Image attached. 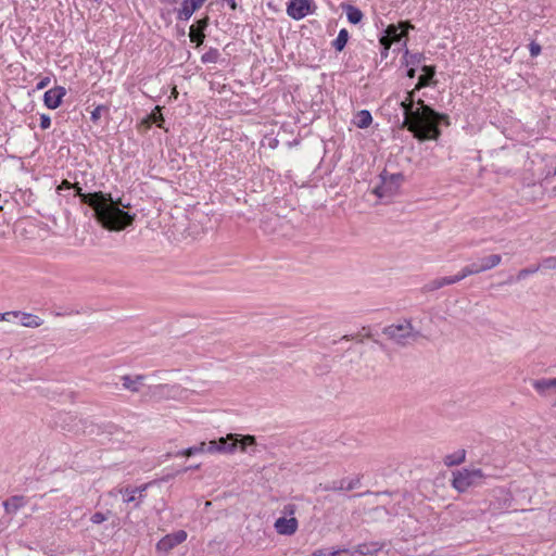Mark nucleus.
Masks as SVG:
<instances>
[{
    "label": "nucleus",
    "mask_w": 556,
    "mask_h": 556,
    "mask_svg": "<svg viewBox=\"0 0 556 556\" xmlns=\"http://www.w3.org/2000/svg\"><path fill=\"white\" fill-rule=\"evenodd\" d=\"M42 325V319L36 315L24 313L22 317V326L36 328Z\"/></svg>",
    "instance_id": "nucleus-30"
},
{
    "label": "nucleus",
    "mask_w": 556,
    "mask_h": 556,
    "mask_svg": "<svg viewBox=\"0 0 556 556\" xmlns=\"http://www.w3.org/2000/svg\"><path fill=\"white\" fill-rule=\"evenodd\" d=\"M66 94V89L62 86H56L49 89L43 94V102L48 109L54 110L62 103L63 97Z\"/></svg>",
    "instance_id": "nucleus-12"
},
{
    "label": "nucleus",
    "mask_w": 556,
    "mask_h": 556,
    "mask_svg": "<svg viewBox=\"0 0 556 556\" xmlns=\"http://www.w3.org/2000/svg\"><path fill=\"white\" fill-rule=\"evenodd\" d=\"M415 88L407 92L400 106L404 111L403 127L420 141L437 140L441 136L440 123L450 124L448 116L434 111L422 99L415 101Z\"/></svg>",
    "instance_id": "nucleus-2"
},
{
    "label": "nucleus",
    "mask_w": 556,
    "mask_h": 556,
    "mask_svg": "<svg viewBox=\"0 0 556 556\" xmlns=\"http://www.w3.org/2000/svg\"><path fill=\"white\" fill-rule=\"evenodd\" d=\"M383 544L379 543V542H370V543H363V544H358L354 551H352L353 555L355 553L359 554V555H372L377 552H379L381 548H382Z\"/></svg>",
    "instance_id": "nucleus-20"
},
{
    "label": "nucleus",
    "mask_w": 556,
    "mask_h": 556,
    "mask_svg": "<svg viewBox=\"0 0 556 556\" xmlns=\"http://www.w3.org/2000/svg\"><path fill=\"white\" fill-rule=\"evenodd\" d=\"M187 539V533L184 530H179L173 534L165 535L159 541L156 547L159 551L168 552L175 546L179 545Z\"/></svg>",
    "instance_id": "nucleus-11"
},
{
    "label": "nucleus",
    "mask_w": 556,
    "mask_h": 556,
    "mask_svg": "<svg viewBox=\"0 0 556 556\" xmlns=\"http://www.w3.org/2000/svg\"><path fill=\"white\" fill-rule=\"evenodd\" d=\"M205 1L206 0H184L181 8L177 11V18L180 21H188Z\"/></svg>",
    "instance_id": "nucleus-13"
},
{
    "label": "nucleus",
    "mask_w": 556,
    "mask_h": 556,
    "mask_svg": "<svg viewBox=\"0 0 556 556\" xmlns=\"http://www.w3.org/2000/svg\"><path fill=\"white\" fill-rule=\"evenodd\" d=\"M148 485L149 484H143L137 488H122L119 490V493L123 495V501L125 503H134V507H139L143 498V493L148 489Z\"/></svg>",
    "instance_id": "nucleus-9"
},
{
    "label": "nucleus",
    "mask_w": 556,
    "mask_h": 556,
    "mask_svg": "<svg viewBox=\"0 0 556 556\" xmlns=\"http://www.w3.org/2000/svg\"><path fill=\"white\" fill-rule=\"evenodd\" d=\"M205 451H207L208 453H219V446H218V442L217 440H212L208 442V444H206L205 446Z\"/></svg>",
    "instance_id": "nucleus-39"
},
{
    "label": "nucleus",
    "mask_w": 556,
    "mask_h": 556,
    "mask_svg": "<svg viewBox=\"0 0 556 556\" xmlns=\"http://www.w3.org/2000/svg\"><path fill=\"white\" fill-rule=\"evenodd\" d=\"M108 111H109V109L105 105L101 104V105L96 106L94 110L91 112V116H90L91 121L93 123H97L100 119L102 113L108 112Z\"/></svg>",
    "instance_id": "nucleus-34"
},
{
    "label": "nucleus",
    "mask_w": 556,
    "mask_h": 556,
    "mask_svg": "<svg viewBox=\"0 0 556 556\" xmlns=\"http://www.w3.org/2000/svg\"><path fill=\"white\" fill-rule=\"evenodd\" d=\"M27 504V500L23 495H13L3 502V507L7 514H16L18 509Z\"/></svg>",
    "instance_id": "nucleus-17"
},
{
    "label": "nucleus",
    "mask_w": 556,
    "mask_h": 556,
    "mask_svg": "<svg viewBox=\"0 0 556 556\" xmlns=\"http://www.w3.org/2000/svg\"><path fill=\"white\" fill-rule=\"evenodd\" d=\"M556 269V256H548L542 260L540 268Z\"/></svg>",
    "instance_id": "nucleus-35"
},
{
    "label": "nucleus",
    "mask_w": 556,
    "mask_h": 556,
    "mask_svg": "<svg viewBox=\"0 0 556 556\" xmlns=\"http://www.w3.org/2000/svg\"><path fill=\"white\" fill-rule=\"evenodd\" d=\"M382 333L400 346L407 345L410 341H415L420 336V332L414 329L408 319H404L396 325L393 324L384 327Z\"/></svg>",
    "instance_id": "nucleus-3"
},
{
    "label": "nucleus",
    "mask_w": 556,
    "mask_h": 556,
    "mask_svg": "<svg viewBox=\"0 0 556 556\" xmlns=\"http://www.w3.org/2000/svg\"><path fill=\"white\" fill-rule=\"evenodd\" d=\"M379 42L382 46V48H384L386 55H388V51H389L390 47L392 46V43H394V42L391 41V39L384 34L380 37Z\"/></svg>",
    "instance_id": "nucleus-37"
},
{
    "label": "nucleus",
    "mask_w": 556,
    "mask_h": 556,
    "mask_svg": "<svg viewBox=\"0 0 556 556\" xmlns=\"http://www.w3.org/2000/svg\"><path fill=\"white\" fill-rule=\"evenodd\" d=\"M275 529L279 534L291 535L298 530V520L295 518L280 517L275 522Z\"/></svg>",
    "instance_id": "nucleus-16"
},
{
    "label": "nucleus",
    "mask_w": 556,
    "mask_h": 556,
    "mask_svg": "<svg viewBox=\"0 0 556 556\" xmlns=\"http://www.w3.org/2000/svg\"><path fill=\"white\" fill-rule=\"evenodd\" d=\"M453 283H455V279H453L452 276L435 278V279L427 282L422 287V292H425V293L432 292V291L439 290L445 286H450Z\"/></svg>",
    "instance_id": "nucleus-19"
},
{
    "label": "nucleus",
    "mask_w": 556,
    "mask_h": 556,
    "mask_svg": "<svg viewBox=\"0 0 556 556\" xmlns=\"http://www.w3.org/2000/svg\"><path fill=\"white\" fill-rule=\"evenodd\" d=\"M144 379L146 376L143 375H137L135 378H131L130 376L126 375L122 377V382L123 387L126 390H129L131 392H138Z\"/></svg>",
    "instance_id": "nucleus-21"
},
{
    "label": "nucleus",
    "mask_w": 556,
    "mask_h": 556,
    "mask_svg": "<svg viewBox=\"0 0 556 556\" xmlns=\"http://www.w3.org/2000/svg\"><path fill=\"white\" fill-rule=\"evenodd\" d=\"M219 453L231 454L238 447L244 453H256V440L253 435L228 434L217 440Z\"/></svg>",
    "instance_id": "nucleus-4"
},
{
    "label": "nucleus",
    "mask_w": 556,
    "mask_h": 556,
    "mask_svg": "<svg viewBox=\"0 0 556 556\" xmlns=\"http://www.w3.org/2000/svg\"><path fill=\"white\" fill-rule=\"evenodd\" d=\"M531 384L541 396H548L552 393H556V378L535 379L532 380Z\"/></svg>",
    "instance_id": "nucleus-14"
},
{
    "label": "nucleus",
    "mask_w": 556,
    "mask_h": 556,
    "mask_svg": "<svg viewBox=\"0 0 556 556\" xmlns=\"http://www.w3.org/2000/svg\"><path fill=\"white\" fill-rule=\"evenodd\" d=\"M225 1L230 7V9L236 10V8H237L236 0H225Z\"/></svg>",
    "instance_id": "nucleus-47"
},
{
    "label": "nucleus",
    "mask_w": 556,
    "mask_h": 556,
    "mask_svg": "<svg viewBox=\"0 0 556 556\" xmlns=\"http://www.w3.org/2000/svg\"><path fill=\"white\" fill-rule=\"evenodd\" d=\"M205 446H206V443L205 442H201L199 445H194V446H190L188 448H185V450H181L179 452H177V456H186V457H190V456H193L198 453H202L205 451Z\"/></svg>",
    "instance_id": "nucleus-31"
},
{
    "label": "nucleus",
    "mask_w": 556,
    "mask_h": 556,
    "mask_svg": "<svg viewBox=\"0 0 556 556\" xmlns=\"http://www.w3.org/2000/svg\"><path fill=\"white\" fill-rule=\"evenodd\" d=\"M208 26V17L205 16L201 20H198L195 25H192L189 29V38L191 42L197 45H201L204 41L205 35L204 30Z\"/></svg>",
    "instance_id": "nucleus-15"
},
{
    "label": "nucleus",
    "mask_w": 556,
    "mask_h": 556,
    "mask_svg": "<svg viewBox=\"0 0 556 556\" xmlns=\"http://www.w3.org/2000/svg\"><path fill=\"white\" fill-rule=\"evenodd\" d=\"M219 55L220 54L217 49L211 48L208 51H206L204 54H202L201 61L204 64L216 63L219 59Z\"/></svg>",
    "instance_id": "nucleus-32"
},
{
    "label": "nucleus",
    "mask_w": 556,
    "mask_h": 556,
    "mask_svg": "<svg viewBox=\"0 0 556 556\" xmlns=\"http://www.w3.org/2000/svg\"><path fill=\"white\" fill-rule=\"evenodd\" d=\"M50 77H43L40 79V81L37 84L36 86V89L37 90H41V89H45L46 87H48V85L50 84Z\"/></svg>",
    "instance_id": "nucleus-42"
},
{
    "label": "nucleus",
    "mask_w": 556,
    "mask_h": 556,
    "mask_svg": "<svg viewBox=\"0 0 556 556\" xmlns=\"http://www.w3.org/2000/svg\"><path fill=\"white\" fill-rule=\"evenodd\" d=\"M342 8L345 11L348 21L351 24L356 25L363 20L364 14L358 8L352 4H344Z\"/></svg>",
    "instance_id": "nucleus-24"
},
{
    "label": "nucleus",
    "mask_w": 556,
    "mask_h": 556,
    "mask_svg": "<svg viewBox=\"0 0 556 556\" xmlns=\"http://www.w3.org/2000/svg\"><path fill=\"white\" fill-rule=\"evenodd\" d=\"M199 467H200L199 465H197V466H195V465H192V466H190V467L185 468V470H184V471H187V470H189V469H198Z\"/></svg>",
    "instance_id": "nucleus-49"
},
{
    "label": "nucleus",
    "mask_w": 556,
    "mask_h": 556,
    "mask_svg": "<svg viewBox=\"0 0 556 556\" xmlns=\"http://www.w3.org/2000/svg\"><path fill=\"white\" fill-rule=\"evenodd\" d=\"M478 261L480 263L482 271H485V270L496 267L501 263L502 256L500 254H492V255L479 258Z\"/></svg>",
    "instance_id": "nucleus-25"
},
{
    "label": "nucleus",
    "mask_w": 556,
    "mask_h": 556,
    "mask_svg": "<svg viewBox=\"0 0 556 556\" xmlns=\"http://www.w3.org/2000/svg\"><path fill=\"white\" fill-rule=\"evenodd\" d=\"M407 67H408V70L406 72V76L409 78H414L416 75V67H413V66H407Z\"/></svg>",
    "instance_id": "nucleus-46"
},
{
    "label": "nucleus",
    "mask_w": 556,
    "mask_h": 556,
    "mask_svg": "<svg viewBox=\"0 0 556 556\" xmlns=\"http://www.w3.org/2000/svg\"><path fill=\"white\" fill-rule=\"evenodd\" d=\"M315 9L314 0H290L287 4L288 15L296 21L313 13Z\"/></svg>",
    "instance_id": "nucleus-7"
},
{
    "label": "nucleus",
    "mask_w": 556,
    "mask_h": 556,
    "mask_svg": "<svg viewBox=\"0 0 556 556\" xmlns=\"http://www.w3.org/2000/svg\"><path fill=\"white\" fill-rule=\"evenodd\" d=\"M414 26L409 21H401L399 24H390L386 30L384 35H387L391 41L400 42L402 39L407 38V34L409 29H413ZM404 47H406V40L404 41Z\"/></svg>",
    "instance_id": "nucleus-8"
},
{
    "label": "nucleus",
    "mask_w": 556,
    "mask_h": 556,
    "mask_svg": "<svg viewBox=\"0 0 556 556\" xmlns=\"http://www.w3.org/2000/svg\"><path fill=\"white\" fill-rule=\"evenodd\" d=\"M349 38H350L349 31L345 28H342L339 31L337 38L331 42L332 48L336 51L341 52L345 48V46L349 41Z\"/></svg>",
    "instance_id": "nucleus-26"
},
{
    "label": "nucleus",
    "mask_w": 556,
    "mask_h": 556,
    "mask_svg": "<svg viewBox=\"0 0 556 556\" xmlns=\"http://www.w3.org/2000/svg\"><path fill=\"white\" fill-rule=\"evenodd\" d=\"M470 276L469 273H467V267H463L462 270L455 275V276H452L453 279H455V283L465 279L466 277Z\"/></svg>",
    "instance_id": "nucleus-41"
},
{
    "label": "nucleus",
    "mask_w": 556,
    "mask_h": 556,
    "mask_svg": "<svg viewBox=\"0 0 556 556\" xmlns=\"http://www.w3.org/2000/svg\"><path fill=\"white\" fill-rule=\"evenodd\" d=\"M422 74L418 77V83L415 86V90H420L432 83L435 75V68L431 65H424L421 67Z\"/></svg>",
    "instance_id": "nucleus-18"
},
{
    "label": "nucleus",
    "mask_w": 556,
    "mask_h": 556,
    "mask_svg": "<svg viewBox=\"0 0 556 556\" xmlns=\"http://www.w3.org/2000/svg\"><path fill=\"white\" fill-rule=\"evenodd\" d=\"M173 94H174L175 97H177V94H178V92H177V90H176V87H175V88H174V90H173Z\"/></svg>",
    "instance_id": "nucleus-52"
},
{
    "label": "nucleus",
    "mask_w": 556,
    "mask_h": 556,
    "mask_svg": "<svg viewBox=\"0 0 556 556\" xmlns=\"http://www.w3.org/2000/svg\"><path fill=\"white\" fill-rule=\"evenodd\" d=\"M73 186H74V184H72V182H70L67 180H63L61 182V185L58 187V190L60 191V190H65V189H72Z\"/></svg>",
    "instance_id": "nucleus-45"
},
{
    "label": "nucleus",
    "mask_w": 556,
    "mask_h": 556,
    "mask_svg": "<svg viewBox=\"0 0 556 556\" xmlns=\"http://www.w3.org/2000/svg\"><path fill=\"white\" fill-rule=\"evenodd\" d=\"M426 60L424 53H412L406 48L402 58V63L405 66H413L417 67L419 64H421Z\"/></svg>",
    "instance_id": "nucleus-22"
},
{
    "label": "nucleus",
    "mask_w": 556,
    "mask_h": 556,
    "mask_svg": "<svg viewBox=\"0 0 556 556\" xmlns=\"http://www.w3.org/2000/svg\"><path fill=\"white\" fill-rule=\"evenodd\" d=\"M466 267L467 273H469L470 276L482 273L479 261L472 262L471 264L466 265Z\"/></svg>",
    "instance_id": "nucleus-36"
},
{
    "label": "nucleus",
    "mask_w": 556,
    "mask_h": 556,
    "mask_svg": "<svg viewBox=\"0 0 556 556\" xmlns=\"http://www.w3.org/2000/svg\"><path fill=\"white\" fill-rule=\"evenodd\" d=\"M18 315L17 312H7V313H0V321L2 320H7L9 321L10 320V316H14L16 317Z\"/></svg>",
    "instance_id": "nucleus-43"
},
{
    "label": "nucleus",
    "mask_w": 556,
    "mask_h": 556,
    "mask_svg": "<svg viewBox=\"0 0 556 556\" xmlns=\"http://www.w3.org/2000/svg\"><path fill=\"white\" fill-rule=\"evenodd\" d=\"M372 123V116L369 111L362 110L355 116V125L358 128H367Z\"/></svg>",
    "instance_id": "nucleus-27"
},
{
    "label": "nucleus",
    "mask_w": 556,
    "mask_h": 556,
    "mask_svg": "<svg viewBox=\"0 0 556 556\" xmlns=\"http://www.w3.org/2000/svg\"><path fill=\"white\" fill-rule=\"evenodd\" d=\"M361 485V479L358 477L349 479L342 478L334 480L323 485L324 491H352Z\"/></svg>",
    "instance_id": "nucleus-10"
},
{
    "label": "nucleus",
    "mask_w": 556,
    "mask_h": 556,
    "mask_svg": "<svg viewBox=\"0 0 556 556\" xmlns=\"http://www.w3.org/2000/svg\"><path fill=\"white\" fill-rule=\"evenodd\" d=\"M112 515L111 510H108L106 513H100L97 511L90 517V521L94 525H100L109 519V517Z\"/></svg>",
    "instance_id": "nucleus-33"
},
{
    "label": "nucleus",
    "mask_w": 556,
    "mask_h": 556,
    "mask_svg": "<svg viewBox=\"0 0 556 556\" xmlns=\"http://www.w3.org/2000/svg\"><path fill=\"white\" fill-rule=\"evenodd\" d=\"M374 342H375L376 344H378L381 349H383V348H384V345H383V343H382V342H380V341H378V340H374Z\"/></svg>",
    "instance_id": "nucleus-50"
},
{
    "label": "nucleus",
    "mask_w": 556,
    "mask_h": 556,
    "mask_svg": "<svg viewBox=\"0 0 556 556\" xmlns=\"http://www.w3.org/2000/svg\"><path fill=\"white\" fill-rule=\"evenodd\" d=\"M151 119L156 124L157 127L163 128L164 117L161 113H152Z\"/></svg>",
    "instance_id": "nucleus-38"
},
{
    "label": "nucleus",
    "mask_w": 556,
    "mask_h": 556,
    "mask_svg": "<svg viewBox=\"0 0 556 556\" xmlns=\"http://www.w3.org/2000/svg\"><path fill=\"white\" fill-rule=\"evenodd\" d=\"M379 177L380 184L374 188V193L380 199L394 197L404 179L401 173L389 174L387 170H383Z\"/></svg>",
    "instance_id": "nucleus-6"
},
{
    "label": "nucleus",
    "mask_w": 556,
    "mask_h": 556,
    "mask_svg": "<svg viewBox=\"0 0 556 556\" xmlns=\"http://www.w3.org/2000/svg\"><path fill=\"white\" fill-rule=\"evenodd\" d=\"M540 51H541V47L539 45L533 43V42L530 45V53L532 56L538 55L540 53Z\"/></svg>",
    "instance_id": "nucleus-44"
},
{
    "label": "nucleus",
    "mask_w": 556,
    "mask_h": 556,
    "mask_svg": "<svg viewBox=\"0 0 556 556\" xmlns=\"http://www.w3.org/2000/svg\"><path fill=\"white\" fill-rule=\"evenodd\" d=\"M466 459V451L460 448L452 454H448L444 457L443 463L447 467H453L460 465Z\"/></svg>",
    "instance_id": "nucleus-23"
},
{
    "label": "nucleus",
    "mask_w": 556,
    "mask_h": 556,
    "mask_svg": "<svg viewBox=\"0 0 556 556\" xmlns=\"http://www.w3.org/2000/svg\"><path fill=\"white\" fill-rule=\"evenodd\" d=\"M381 56L382 58H387L388 55H386V50L383 49L382 52H381Z\"/></svg>",
    "instance_id": "nucleus-51"
},
{
    "label": "nucleus",
    "mask_w": 556,
    "mask_h": 556,
    "mask_svg": "<svg viewBox=\"0 0 556 556\" xmlns=\"http://www.w3.org/2000/svg\"><path fill=\"white\" fill-rule=\"evenodd\" d=\"M540 270V265H534V266H530V267H527V268H523L521 270L518 271L515 280L516 281H520V280H523L526 279L529 275H532V274H535ZM514 281V277H509L508 280L506 281V283H511Z\"/></svg>",
    "instance_id": "nucleus-29"
},
{
    "label": "nucleus",
    "mask_w": 556,
    "mask_h": 556,
    "mask_svg": "<svg viewBox=\"0 0 556 556\" xmlns=\"http://www.w3.org/2000/svg\"><path fill=\"white\" fill-rule=\"evenodd\" d=\"M311 556H353L351 549H329V548H320L316 549Z\"/></svg>",
    "instance_id": "nucleus-28"
},
{
    "label": "nucleus",
    "mask_w": 556,
    "mask_h": 556,
    "mask_svg": "<svg viewBox=\"0 0 556 556\" xmlns=\"http://www.w3.org/2000/svg\"><path fill=\"white\" fill-rule=\"evenodd\" d=\"M484 473L481 469H467L463 468L453 472L452 485L458 492L464 493L469 488L482 484Z\"/></svg>",
    "instance_id": "nucleus-5"
},
{
    "label": "nucleus",
    "mask_w": 556,
    "mask_h": 556,
    "mask_svg": "<svg viewBox=\"0 0 556 556\" xmlns=\"http://www.w3.org/2000/svg\"><path fill=\"white\" fill-rule=\"evenodd\" d=\"M67 419H71V420H72V419H73V416H72V415H70V414H64V415H63V420L65 421V420H67Z\"/></svg>",
    "instance_id": "nucleus-48"
},
{
    "label": "nucleus",
    "mask_w": 556,
    "mask_h": 556,
    "mask_svg": "<svg viewBox=\"0 0 556 556\" xmlns=\"http://www.w3.org/2000/svg\"><path fill=\"white\" fill-rule=\"evenodd\" d=\"M51 126V118L47 114L40 115V127L41 129H48Z\"/></svg>",
    "instance_id": "nucleus-40"
},
{
    "label": "nucleus",
    "mask_w": 556,
    "mask_h": 556,
    "mask_svg": "<svg viewBox=\"0 0 556 556\" xmlns=\"http://www.w3.org/2000/svg\"><path fill=\"white\" fill-rule=\"evenodd\" d=\"M73 189L80 202L93 210L96 220L103 228L110 231H122L135 222L136 214L124 210L130 208V203L125 202L123 198L114 199L111 193L102 191L84 193L78 184H74Z\"/></svg>",
    "instance_id": "nucleus-1"
}]
</instances>
